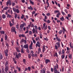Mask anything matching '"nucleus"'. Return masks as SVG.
<instances>
[{
    "label": "nucleus",
    "instance_id": "25",
    "mask_svg": "<svg viewBox=\"0 0 73 73\" xmlns=\"http://www.w3.org/2000/svg\"><path fill=\"white\" fill-rule=\"evenodd\" d=\"M13 9L14 12H16V9L15 8L13 7Z\"/></svg>",
    "mask_w": 73,
    "mask_h": 73
},
{
    "label": "nucleus",
    "instance_id": "61",
    "mask_svg": "<svg viewBox=\"0 0 73 73\" xmlns=\"http://www.w3.org/2000/svg\"><path fill=\"white\" fill-rule=\"evenodd\" d=\"M33 42L34 43V44H35L36 43V41L34 40H33Z\"/></svg>",
    "mask_w": 73,
    "mask_h": 73
},
{
    "label": "nucleus",
    "instance_id": "49",
    "mask_svg": "<svg viewBox=\"0 0 73 73\" xmlns=\"http://www.w3.org/2000/svg\"><path fill=\"white\" fill-rule=\"evenodd\" d=\"M17 15L16 14H15V19H16V18H17Z\"/></svg>",
    "mask_w": 73,
    "mask_h": 73
},
{
    "label": "nucleus",
    "instance_id": "12",
    "mask_svg": "<svg viewBox=\"0 0 73 73\" xmlns=\"http://www.w3.org/2000/svg\"><path fill=\"white\" fill-rule=\"evenodd\" d=\"M54 71V73H60V72L57 71V70H55Z\"/></svg>",
    "mask_w": 73,
    "mask_h": 73
},
{
    "label": "nucleus",
    "instance_id": "10",
    "mask_svg": "<svg viewBox=\"0 0 73 73\" xmlns=\"http://www.w3.org/2000/svg\"><path fill=\"white\" fill-rule=\"evenodd\" d=\"M56 44H57L58 48H60V42H57V43H56Z\"/></svg>",
    "mask_w": 73,
    "mask_h": 73
},
{
    "label": "nucleus",
    "instance_id": "60",
    "mask_svg": "<svg viewBox=\"0 0 73 73\" xmlns=\"http://www.w3.org/2000/svg\"><path fill=\"white\" fill-rule=\"evenodd\" d=\"M10 27H12V26H13V25L12 23H10Z\"/></svg>",
    "mask_w": 73,
    "mask_h": 73
},
{
    "label": "nucleus",
    "instance_id": "18",
    "mask_svg": "<svg viewBox=\"0 0 73 73\" xmlns=\"http://www.w3.org/2000/svg\"><path fill=\"white\" fill-rule=\"evenodd\" d=\"M53 70L54 71V70H57V67H56V66H54V68H53Z\"/></svg>",
    "mask_w": 73,
    "mask_h": 73
},
{
    "label": "nucleus",
    "instance_id": "43",
    "mask_svg": "<svg viewBox=\"0 0 73 73\" xmlns=\"http://www.w3.org/2000/svg\"><path fill=\"white\" fill-rule=\"evenodd\" d=\"M5 52L7 53H8V49H6V50H5Z\"/></svg>",
    "mask_w": 73,
    "mask_h": 73
},
{
    "label": "nucleus",
    "instance_id": "33",
    "mask_svg": "<svg viewBox=\"0 0 73 73\" xmlns=\"http://www.w3.org/2000/svg\"><path fill=\"white\" fill-rule=\"evenodd\" d=\"M29 48L30 49H32V46L30 45V46L29 47Z\"/></svg>",
    "mask_w": 73,
    "mask_h": 73
},
{
    "label": "nucleus",
    "instance_id": "40",
    "mask_svg": "<svg viewBox=\"0 0 73 73\" xmlns=\"http://www.w3.org/2000/svg\"><path fill=\"white\" fill-rule=\"evenodd\" d=\"M23 42L24 44H27V41H26V40H24Z\"/></svg>",
    "mask_w": 73,
    "mask_h": 73
},
{
    "label": "nucleus",
    "instance_id": "6",
    "mask_svg": "<svg viewBox=\"0 0 73 73\" xmlns=\"http://www.w3.org/2000/svg\"><path fill=\"white\" fill-rule=\"evenodd\" d=\"M8 4H9V5H11V4H12V3H11V1H10V0H9L8 1H7V2L6 5L7 6H8Z\"/></svg>",
    "mask_w": 73,
    "mask_h": 73
},
{
    "label": "nucleus",
    "instance_id": "11",
    "mask_svg": "<svg viewBox=\"0 0 73 73\" xmlns=\"http://www.w3.org/2000/svg\"><path fill=\"white\" fill-rule=\"evenodd\" d=\"M50 62V60L48 59H46L45 60L46 64H48V62Z\"/></svg>",
    "mask_w": 73,
    "mask_h": 73
},
{
    "label": "nucleus",
    "instance_id": "46",
    "mask_svg": "<svg viewBox=\"0 0 73 73\" xmlns=\"http://www.w3.org/2000/svg\"><path fill=\"white\" fill-rule=\"evenodd\" d=\"M16 27L17 29H18V28H19V24H17V25H16Z\"/></svg>",
    "mask_w": 73,
    "mask_h": 73
},
{
    "label": "nucleus",
    "instance_id": "50",
    "mask_svg": "<svg viewBox=\"0 0 73 73\" xmlns=\"http://www.w3.org/2000/svg\"><path fill=\"white\" fill-rule=\"evenodd\" d=\"M21 37H25V35L23 34H22L21 35Z\"/></svg>",
    "mask_w": 73,
    "mask_h": 73
},
{
    "label": "nucleus",
    "instance_id": "42",
    "mask_svg": "<svg viewBox=\"0 0 73 73\" xmlns=\"http://www.w3.org/2000/svg\"><path fill=\"white\" fill-rule=\"evenodd\" d=\"M70 48H73V46H72V44L70 43Z\"/></svg>",
    "mask_w": 73,
    "mask_h": 73
},
{
    "label": "nucleus",
    "instance_id": "4",
    "mask_svg": "<svg viewBox=\"0 0 73 73\" xmlns=\"http://www.w3.org/2000/svg\"><path fill=\"white\" fill-rule=\"evenodd\" d=\"M45 24H46L45 23H44L43 25V27L42 26L41 27V28L42 29H44L43 28H44V30H45V29L46 30V29L47 28V25H46L45 26Z\"/></svg>",
    "mask_w": 73,
    "mask_h": 73
},
{
    "label": "nucleus",
    "instance_id": "54",
    "mask_svg": "<svg viewBox=\"0 0 73 73\" xmlns=\"http://www.w3.org/2000/svg\"><path fill=\"white\" fill-rule=\"evenodd\" d=\"M62 53H63V54H64V53H65V51H64V50H62Z\"/></svg>",
    "mask_w": 73,
    "mask_h": 73
},
{
    "label": "nucleus",
    "instance_id": "55",
    "mask_svg": "<svg viewBox=\"0 0 73 73\" xmlns=\"http://www.w3.org/2000/svg\"><path fill=\"white\" fill-rule=\"evenodd\" d=\"M51 71L52 72H53V69L52 68H51Z\"/></svg>",
    "mask_w": 73,
    "mask_h": 73
},
{
    "label": "nucleus",
    "instance_id": "13",
    "mask_svg": "<svg viewBox=\"0 0 73 73\" xmlns=\"http://www.w3.org/2000/svg\"><path fill=\"white\" fill-rule=\"evenodd\" d=\"M45 46L44 45L43 46L42 52H43V53H44V51H45Z\"/></svg>",
    "mask_w": 73,
    "mask_h": 73
},
{
    "label": "nucleus",
    "instance_id": "62",
    "mask_svg": "<svg viewBox=\"0 0 73 73\" xmlns=\"http://www.w3.org/2000/svg\"><path fill=\"white\" fill-rule=\"evenodd\" d=\"M1 42H3V38H2L1 39Z\"/></svg>",
    "mask_w": 73,
    "mask_h": 73
},
{
    "label": "nucleus",
    "instance_id": "35",
    "mask_svg": "<svg viewBox=\"0 0 73 73\" xmlns=\"http://www.w3.org/2000/svg\"><path fill=\"white\" fill-rule=\"evenodd\" d=\"M27 70H29V71H31V67H28Z\"/></svg>",
    "mask_w": 73,
    "mask_h": 73
},
{
    "label": "nucleus",
    "instance_id": "41",
    "mask_svg": "<svg viewBox=\"0 0 73 73\" xmlns=\"http://www.w3.org/2000/svg\"><path fill=\"white\" fill-rule=\"evenodd\" d=\"M1 34H4V33H5L4 31H1Z\"/></svg>",
    "mask_w": 73,
    "mask_h": 73
},
{
    "label": "nucleus",
    "instance_id": "63",
    "mask_svg": "<svg viewBox=\"0 0 73 73\" xmlns=\"http://www.w3.org/2000/svg\"><path fill=\"white\" fill-rule=\"evenodd\" d=\"M16 50H19V47H17L16 48Z\"/></svg>",
    "mask_w": 73,
    "mask_h": 73
},
{
    "label": "nucleus",
    "instance_id": "22",
    "mask_svg": "<svg viewBox=\"0 0 73 73\" xmlns=\"http://www.w3.org/2000/svg\"><path fill=\"white\" fill-rule=\"evenodd\" d=\"M62 30H60V31L59 32V35L61 34V33H62Z\"/></svg>",
    "mask_w": 73,
    "mask_h": 73
},
{
    "label": "nucleus",
    "instance_id": "37",
    "mask_svg": "<svg viewBox=\"0 0 73 73\" xmlns=\"http://www.w3.org/2000/svg\"><path fill=\"white\" fill-rule=\"evenodd\" d=\"M14 19H12L11 20V22H12V23L13 24H15V23H14Z\"/></svg>",
    "mask_w": 73,
    "mask_h": 73
},
{
    "label": "nucleus",
    "instance_id": "39",
    "mask_svg": "<svg viewBox=\"0 0 73 73\" xmlns=\"http://www.w3.org/2000/svg\"><path fill=\"white\" fill-rule=\"evenodd\" d=\"M61 57H62V58L63 59L64 58V57H65V55H62Z\"/></svg>",
    "mask_w": 73,
    "mask_h": 73
},
{
    "label": "nucleus",
    "instance_id": "64",
    "mask_svg": "<svg viewBox=\"0 0 73 73\" xmlns=\"http://www.w3.org/2000/svg\"><path fill=\"white\" fill-rule=\"evenodd\" d=\"M35 11H33L32 13V14H35Z\"/></svg>",
    "mask_w": 73,
    "mask_h": 73
},
{
    "label": "nucleus",
    "instance_id": "30",
    "mask_svg": "<svg viewBox=\"0 0 73 73\" xmlns=\"http://www.w3.org/2000/svg\"><path fill=\"white\" fill-rule=\"evenodd\" d=\"M24 39H22V40L20 41V43H22V42H24Z\"/></svg>",
    "mask_w": 73,
    "mask_h": 73
},
{
    "label": "nucleus",
    "instance_id": "3",
    "mask_svg": "<svg viewBox=\"0 0 73 73\" xmlns=\"http://www.w3.org/2000/svg\"><path fill=\"white\" fill-rule=\"evenodd\" d=\"M24 25H26V24L24 23L23 24H22L21 25H20V28L21 29V31H23V27H24Z\"/></svg>",
    "mask_w": 73,
    "mask_h": 73
},
{
    "label": "nucleus",
    "instance_id": "45",
    "mask_svg": "<svg viewBox=\"0 0 73 73\" xmlns=\"http://www.w3.org/2000/svg\"><path fill=\"white\" fill-rule=\"evenodd\" d=\"M47 23L49 24L50 23V21H49V20H48L47 21Z\"/></svg>",
    "mask_w": 73,
    "mask_h": 73
},
{
    "label": "nucleus",
    "instance_id": "29",
    "mask_svg": "<svg viewBox=\"0 0 73 73\" xmlns=\"http://www.w3.org/2000/svg\"><path fill=\"white\" fill-rule=\"evenodd\" d=\"M29 58H31V54H28Z\"/></svg>",
    "mask_w": 73,
    "mask_h": 73
},
{
    "label": "nucleus",
    "instance_id": "31",
    "mask_svg": "<svg viewBox=\"0 0 73 73\" xmlns=\"http://www.w3.org/2000/svg\"><path fill=\"white\" fill-rule=\"evenodd\" d=\"M59 11L57 10H56L54 11V13H59Z\"/></svg>",
    "mask_w": 73,
    "mask_h": 73
},
{
    "label": "nucleus",
    "instance_id": "56",
    "mask_svg": "<svg viewBox=\"0 0 73 73\" xmlns=\"http://www.w3.org/2000/svg\"><path fill=\"white\" fill-rule=\"evenodd\" d=\"M21 2H22V3H25V0H21Z\"/></svg>",
    "mask_w": 73,
    "mask_h": 73
},
{
    "label": "nucleus",
    "instance_id": "36",
    "mask_svg": "<svg viewBox=\"0 0 73 73\" xmlns=\"http://www.w3.org/2000/svg\"><path fill=\"white\" fill-rule=\"evenodd\" d=\"M2 58H3V57L2 56V55L1 54H0V58L1 60L2 59Z\"/></svg>",
    "mask_w": 73,
    "mask_h": 73
},
{
    "label": "nucleus",
    "instance_id": "52",
    "mask_svg": "<svg viewBox=\"0 0 73 73\" xmlns=\"http://www.w3.org/2000/svg\"><path fill=\"white\" fill-rule=\"evenodd\" d=\"M59 54L60 55V54H61V50L59 51Z\"/></svg>",
    "mask_w": 73,
    "mask_h": 73
},
{
    "label": "nucleus",
    "instance_id": "5",
    "mask_svg": "<svg viewBox=\"0 0 73 73\" xmlns=\"http://www.w3.org/2000/svg\"><path fill=\"white\" fill-rule=\"evenodd\" d=\"M15 54H16V57L17 58H19V57H21V54L20 53H19L18 54V55H17V52H16L15 53Z\"/></svg>",
    "mask_w": 73,
    "mask_h": 73
},
{
    "label": "nucleus",
    "instance_id": "20",
    "mask_svg": "<svg viewBox=\"0 0 73 73\" xmlns=\"http://www.w3.org/2000/svg\"><path fill=\"white\" fill-rule=\"evenodd\" d=\"M68 57L69 58L72 59V54H70L68 55Z\"/></svg>",
    "mask_w": 73,
    "mask_h": 73
},
{
    "label": "nucleus",
    "instance_id": "53",
    "mask_svg": "<svg viewBox=\"0 0 73 73\" xmlns=\"http://www.w3.org/2000/svg\"><path fill=\"white\" fill-rule=\"evenodd\" d=\"M24 15H22V16L21 17V19H24Z\"/></svg>",
    "mask_w": 73,
    "mask_h": 73
},
{
    "label": "nucleus",
    "instance_id": "34",
    "mask_svg": "<svg viewBox=\"0 0 73 73\" xmlns=\"http://www.w3.org/2000/svg\"><path fill=\"white\" fill-rule=\"evenodd\" d=\"M55 49H58V47H57V45H55Z\"/></svg>",
    "mask_w": 73,
    "mask_h": 73
},
{
    "label": "nucleus",
    "instance_id": "23",
    "mask_svg": "<svg viewBox=\"0 0 73 73\" xmlns=\"http://www.w3.org/2000/svg\"><path fill=\"white\" fill-rule=\"evenodd\" d=\"M21 53H24V50H23V48H22L21 49Z\"/></svg>",
    "mask_w": 73,
    "mask_h": 73
},
{
    "label": "nucleus",
    "instance_id": "57",
    "mask_svg": "<svg viewBox=\"0 0 73 73\" xmlns=\"http://www.w3.org/2000/svg\"><path fill=\"white\" fill-rule=\"evenodd\" d=\"M8 53H7V52H5V54L6 56H8Z\"/></svg>",
    "mask_w": 73,
    "mask_h": 73
},
{
    "label": "nucleus",
    "instance_id": "47",
    "mask_svg": "<svg viewBox=\"0 0 73 73\" xmlns=\"http://www.w3.org/2000/svg\"><path fill=\"white\" fill-rule=\"evenodd\" d=\"M12 6L13 7V6H14L15 5V3H14L13 2L12 3Z\"/></svg>",
    "mask_w": 73,
    "mask_h": 73
},
{
    "label": "nucleus",
    "instance_id": "48",
    "mask_svg": "<svg viewBox=\"0 0 73 73\" xmlns=\"http://www.w3.org/2000/svg\"><path fill=\"white\" fill-rule=\"evenodd\" d=\"M32 32L31 31H29V35H32Z\"/></svg>",
    "mask_w": 73,
    "mask_h": 73
},
{
    "label": "nucleus",
    "instance_id": "59",
    "mask_svg": "<svg viewBox=\"0 0 73 73\" xmlns=\"http://www.w3.org/2000/svg\"><path fill=\"white\" fill-rule=\"evenodd\" d=\"M38 39H39V38L38 37L36 38V41H38Z\"/></svg>",
    "mask_w": 73,
    "mask_h": 73
},
{
    "label": "nucleus",
    "instance_id": "2",
    "mask_svg": "<svg viewBox=\"0 0 73 73\" xmlns=\"http://www.w3.org/2000/svg\"><path fill=\"white\" fill-rule=\"evenodd\" d=\"M16 29L15 27H12L11 28V32H15V34H16Z\"/></svg>",
    "mask_w": 73,
    "mask_h": 73
},
{
    "label": "nucleus",
    "instance_id": "38",
    "mask_svg": "<svg viewBox=\"0 0 73 73\" xmlns=\"http://www.w3.org/2000/svg\"><path fill=\"white\" fill-rule=\"evenodd\" d=\"M16 12L18 13H19V9H16Z\"/></svg>",
    "mask_w": 73,
    "mask_h": 73
},
{
    "label": "nucleus",
    "instance_id": "28",
    "mask_svg": "<svg viewBox=\"0 0 73 73\" xmlns=\"http://www.w3.org/2000/svg\"><path fill=\"white\" fill-rule=\"evenodd\" d=\"M35 30H37V29H38V28H37V26L35 25Z\"/></svg>",
    "mask_w": 73,
    "mask_h": 73
},
{
    "label": "nucleus",
    "instance_id": "27",
    "mask_svg": "<svg viewBox=\"0 0 73 73\" xmlns=\"http://www.w3.org/2000/svg\"><path fill=\"white\" fill-rule=\"evenodd\" d=\"M2 17L3 19H5V15L3 14L2 15Z\"/></svg>",
    "mask_w": 73,
    "mask_h": 73
},
{
    "label": "nucleus",
    "instance_id": "7",
    "mask_svg": "<svg viewBox=\"0 0 73 73\" xmlns=\"http://www.w3.org/2000/svg\"><path fill=\"white\" fill-rule=\"evenodd\" d=\"M37 44H36V47H37V46H38V47L40 48V45H41V44H40V42H37Z\"/></svg>",
    "mask_w": 73,
    "mask_h": 73
},
{
    "label": "nucleus",
    "instance_id": "17",
    "mask_svg": "<svg viewBox=\"0 0 73 73\" xmlns=\"http://www.w3.org/2000/svg\"><path fill=\"white\" fill-rule=\"evenodd\" d=\"M28 8L29 9H31V10H33V8L32 7H31V6H30V7H28Z\"/></svg>",
    "mask_w": 73,
    "mask_h": 73
},
{
    "label": "nucleus",
    "instance_id": "51",
    "mask_svg": "<svg viewBox=\"0 0 73 73\" xmlns=\"http://www.w3.org/2000/svg\"><path fill=\"white\" fill-rule=\"evenodd\" d=\"M27 52L28 53H29V50L28 49V48L27 49Z\"/></svg>",
    "mask_w": 73,
    "mask_h": 73
},
{
    "label": "nucleus",
    "instance_id": "1",
    "mask_svg": "<svg viewBox=\"0 0 73 73\" xmlns=\"http://www.w3.org/2000/svg\"><path fill=\"white\" fill-rule=\"evenodd\" d=\"M8 61L7 60L5 63V71L6 73L9 70V66L8 65Z\"/></svg>",
    "mask_w": 73,
    "mask_h": 73
},
{
    "label": "nucleus",
    "instance_id": "14",
    "mask_svg": "<svg viewBox=\"0 0 73 73\" xmlns=\"http://www.w3.org/2000/svg\"><path fill=\"white\" fill-rule=\"evenodd\" d=\"M60 19L61 21H64V20H65V19H64V17H63V16H62V18H60Z\"/></svg>",
    "mask_w": 73,
    "mask_h": 73
},
{
    "label": "nucleus",
    "instance_id": "24",
    "mask_svg": "<svg viewBox=\"0 0 73 73\" xmlns=\"http://www.w3.org/2000/svg\"><path fill=\"white\" fill-rule=\"evenodd\" d=\"M32 31L33 33H35V28H33L32 30Z\"/></svg>",
    "mask_w": 73,
    "mask_h": 73
},
{
    "label": "nucleus",
    "instance_id": "58",
    "mask_svg": "<svg viewBox=\"0 0 73 73\" xmlns=\"http://www.w3.org/2000/svg\"><path fill=\"white\" fill-rule=\"evenodd\" d=\"M46 15L47 16H49V15H50V13H47L46 14Z\"/></svg>",
    "mask_w": 73,
    "mask_h": 73
},
{
    "label": "nucleus",
    "instance_id": "8",
    "mask_svg": "<svg viewBox=\"0 0 73 73\" xmlns=\"http://www.w3.org/2000/svg\"><path fill=\"white\" fill-rule=\"evenodd\" d=\"M24 48H25L26 49H28V44H26V45H25L24 46Z\"/></svg>",
    "mask_w": 73,
    "mask_h": 73
},
{
    "label": "nucleus",
    "instance_id": "44",
    "mask_svg": "<svg viewBox=\"0 0 73 73\" xmlns=\"http://www.w3.org/2000/svg\"><path fill=\"white\" fill-rule=\"evenodd\" d=\"M30 2L31 3V4H32L33 5V4H34V3H33V2L32 1H30Z\"/></svg>",
    "mask_w": 73,
    "mask_h": 73
},
{
    "label": "nucleus",
    "instance_id": "9",
    "mask_svg": "<svg viewBox=\"0 0 73 73\" xmlns=\"http://www.w3.org/2000/svg\"><path fill=\"white\" fill-rule=\"evenodd\" d=\"M41 73H45V70H44V68H43L42 69V70H40Z\"/></svg>",
    "mask_w": 73,
    "mask_h": 73
},
{
    "label": "nucleus",
    "instance_id": "26",
    "mask_svg": "<svg viewBox=\"0 0 73 73\" xmlns=\"http://www.w3.org/2000/svg\"><path fill=\"white\" fill-rule=\"evenodd\" d=\"M5 40H7V37H8V36L7 35H5Z\"/></svg>",
    "mask_w": 73,
    "mask_h": 73
},
{
    "label": "nucleus",
    "instance_id": "32",
    "mask_svg": "<svg viewBox=\"0 0 73 73\" xmlns=\"http://www.w3.org/2000/svg\"><path fill=\"white\" fill-rule=\"evenodd\" d=\"M6 45L7 47H8L9 46V44L8 43V42H7L6 43Z\"/></svg>",
    "mask_w": 73,
    "mask_h": 73
},
{
    "label": "nucleus",
    "instance_id": "16",
    "mask_svg": "<svg viewBox=\"0 0 73 73\" xmlns=\"http://www.w3.org/2000/svg\"><path fill=\"white\" fill-rule=\"evenodd\" d=\"M56 39L58 41H59V42H60L61 40L59 39V38H58V37H56Z\"/></svg>",
    "mask_w": 73,
    "mask_h": 73
},
{
    "label": "nucleus",
    "instance_id": "19",
    "mask_svg": "<svg viewBox=\"0 0 73 73\" xmlns=\"http://www.w3.org/2000/svg\"><path fill=\"white\" fill-rule=\"evenodd\" d=\"M7 17H9V18H11V17H12V16L8 14Z\"/></svg>",
    "mask_w": 73,
    "mask_h": 73
},
{
    "label": "nucleus",
    "instance_id": "21",
    "mask_svg": "<svg viewBox=\"0 0 73 73\" xmlns=\"http://www.w3.org/2000/svg\"><path fill=\"white\" fill-rule=\"evenodd\" d=\"M8 7H5L3 8V11H4L5 10H7V9H8Z\"/></svg>",
    "mask_w": 73,
    "mask_h": 73
},
{
    "label": "nucleus",
    "instance_id": "15",
    "mask_svg": "<svg viewBox=\"0 0 73 73\" xmlns=\"http://www.w3.org/2000/svg\"><path fill=\"white\" fill-rule=\"evenodd\" d=\"M60 13H60V12H59L58 13H57L56 14V17H59V16H60Z\"/></svg>",
    "mask_w": 73,
    "mask_h": 73
}]
</instances>
